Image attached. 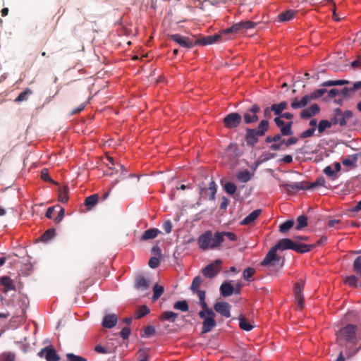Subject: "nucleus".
I'll list each match as a JSON object with an SVG mask.
<instances>
[{
	"label": "nucleus",
	"instance_id": "9b49d317",
	"mask_svg": "<svg viewBox=\"0 0 361 361\" xmlns=\"http://www.w3.org/2000/svg\"><path fill=\"white\" fill-rule=\"evenodd\" d=\"M260 108L257 104L252 105L244 114L243 119L246 124L255 123L258 121L257 114L259 111Z\"/></svg>",
	"mask_w": 361,
	"mask_h": 361
},
{
	"label": "nucleus",
	"instance_id": "4be33fe9",
	"mask_svg": "<svg viewBox=\"0 0 361 361\" xmlns=\"http://www.w3.org/2000/svg\"><path fill=\"white\" fill-rule=\"evenodd\" d=\"M294 245V241L289 238H283L279 240V242L274 245L276 250H293Z\"/></svg>",
	"mask_w": 361,
	"mask_h": 361
},
{
	"label": "nucleus",
	"instance_id": "f257e3e1",
	"mask_svg": "<svg viewBox=\"0 0 361 361\" xmlns=\"http://www.w3.org/2000/svg\"><path fill=\"white\" fill-rule=\"evenodd\" d=\"M337 344L344 349L347 358L356 355L361 349V329L348 324L336 332Z\"/></svg>",
	"mask_w": 361,
	"mask_h": 361
},
{
	"label": "nucleus",
	"instance_id": "7ed1b4c3",
	"mask_svg": "<svg viewBox=\"0 0 361 361\" xmlns=\"http://www.w3.org/2000/svg\"><path fill=\"white\" fill-rule=\"evenodd\" d=\"M198 315L202 319V334L210 332L216 326V314L212 309L202 310L199 312Z\"/></svg>",
	"mask_w": 361,
	"mask_h": 361
},
{
	"label": "nucleus",
	"instance_id": "6e6d98bb",
	"mask_svg": "<svg viewBox=\"0 0 361 361\" xmlns=\"http://www.w3.org/2000/svg\"><path fill=\"white\" fill-rule=\"evenodd\" d=\"M16 355L11 352H5L0 356V361H15Z\"/></svg>",
	"mask_w": 361,
	"mask_h": 361
},
{
	"label": "nucleus",
	"instance_id": "052dcab7",
	"mask_svg": "<svg viewBox=\"0 0 361 361\" xmlns=\"http://www.w3.org/2000/svg\"><path fill=\"white\" fill-rule=\"evenodd\" d=\"M353 270L357 274H361V256L357 257L354 260Z\"/></svg>",
	"mask_w": 361,
	"mask_h": 361
},
{
	"label": "nucleus",
	"instance_id": "f8f14e48",
	"mask_svg": "<svg viewBox=\"0 0 361 361\" xmlns=\"http://www.w3.org/2000/svg\"><path fill=\"white\" fill-rule=\"evenodd\" d=\"M170 39L176 42L178 45L184 48H191L195 45V41H192L189 37L182 36L179 34H174L170 36Z\"/></svg>",
	"mask_w": 361,
	"mask_h": 361
},
{
	"label": "nucleus",
	"instance_id": "680f3d73",
	"mask_svg": "<svg viewBox=\"0 0 361 361\" xmlns=\"http://www.w3.org/2000/svg\"><path fill=\"white\" fill-rule=\"evenodd\" d=\"M66 358L67 361H87L86 358L76 355L73 353H67Z\"/></svg>",
	"mask_w": 361,
	"mask_h": 361
},
{
	"label": "nucleus",
	"instance_id": "5fc2aeb1",
	"mask_svg": "<svg viewBox=\"0 0 361 361\" xmlns=\"http://www.w3.org/2000/svg\"><path fill=\"white\" fill-rule=\"evenodd\" d=\"M332 124L331 121H329L327 120H322L318 125L319 133H323L326 128H330Z\"/></svg>",
	"mask_w": 361,
	"mask_h": 361
},
{
	"label": "nucleus",
	"instance_id": "c85d7f7f",
	"mask_svg": "<svg viewBox=\"0 0 361 361\" xmlns=\"http://www.w3.org/2000/svg\"><path fill=\"white\" fill-rule=\"evenodd\" d=\"M288 107L287 102H281L279 104H272V109L275 115L280 116L282 114V111L286 109Z\"/></svg>",
	"mask_w": 361,
	"mask_h": 361
},
{
	"label": "nucleus",
	"instance_id": "13d9d810",
	"mask_svg": "<svg viewBox=\"0 0 361 361\" xmlns=\"http://www.w3.org/2000/svg\"><path fill=\"white\" fill-rule=\"evenodd\" d=\"M305 106L302 102V99H298V98H293L291 100L290 107L293 109H298L304 108Z\"/></svg>",
	"mask_w": 361,
	"mask_h": 361
},
{
	"label": "nucleus",
	"instance_id": "58836bf2",
	"mask_svg": "<svg viewBox=\"0 0 361 361\" xmlns=\"http://www.w3.org/2000/svg\"><path fill=\"white\" fill-rule=\"evenodd\" d=\"M149 309L146 305L140 306L135 313V318L140 319L149 312Z\"/></svg>",
	"mask_w": 361,
	"mask_h": 361
},
{
	"label": "nucleus",
	"instance_id": "49530a36",
	"mask_svg": "<svg viewBox=\"0 0 361 361\" xmlns=\"http://www.w3.org/2000/svg\"><path fill=\"white\" fill-rule=\"evenodd\" d=\"M32 92L30 89L27 88L19 94L18 97L15 99L17 102H21L27 99L28 96L32 94Z\"/></svg>",
	"mask_w": 361,
	"mask_h": 361
},
{
	"label": "nucleus",
	"instance_id": "423d86ee",
	"mask_svg": "<svg viewBox=\"0 0 361 361\" xmlns=\"http://www.w3.org/2000/svg\"><path fill=\"white\" fill-rule=\"evenodd\" d=\"M353 116V114L350 111L347 110L343 111L341 109H336L334 111V116L331 118V122L334 125L338 124L341 126L346 125L347 121Z\"/></svg>",
	"mask_w": 361,
	"mask_h": 361
},
{
	"label": "nucleus",
	"instance_id": "0e129e2a",
	"mask_svg": "<svg viewBox=\"0 0 361 361\" xmlns=\"http://www.w3.org/2000/svg\"><path fill=\"white\" fill-rule=\"evenodd\" d=\"M325 92H326V90L318 89L316 91L311 92L310 95L312 97V99H314L322 97Z\"/></svg>",
	"mask_w": 361,
	"mask_h": 361
},
{
	"label": "nucleus",
	"instance_id": "c9c22d12",
	"mask_svg": "<svg viewBox=\"0 0 361 361\" xmlns=\"http://www.w3.org/2000/svg\"><path fill=\"white\" fill-rule=\"evenodd\" d=\"M99 195L97 194H94L86 197L85 200V204L87 207L91 208L94 206L98 201Z\"/></svg>",
	"mask_w": 361,
	"mask_h": 361
},
{
	"label": "nucleus",
	"instance_id": "f3484780",
	"mask_svg": "<svg viewBox=\"0 0 361 361\" xmlns=\"http://www.w3.org/2000/svg\"><path fill=\"white\" fill-rule=\"evenodd\" d=\"M262 136L255 128L246 130L245 140L250 146H254L258 142L259 137Z\"/></svg>",
	"mask_w": 361,
	"mask_h": 361
},
{
	"label": "nucleus",
	"instance_id": "4d7b16f0",
	"mask_svg": "<svg viewBox=\"0 0 361 361\" xmlns=\"http://www.w3.org/2000/svg\"><path fill=\"white\" fill-rule=\"evenodd\" d=\"M345 283L351 287H356L358 283V278L355 275L347 276L345 279Z\"/></svg>",
	"mask_w": 361,
	"mask_h": 361
},
{
	"label": "nucleus",
	"instance_id": "4c0bfd02",
	"mask_svg": "<svg viewBox=\"0 0 361 361\" xmlns=\"http://www.w3.org/2000/svg\"><path fill=\"white\" fill-rule=\"evenodd\" d=\"M68 190L67 187H62L59 189V200L61 202L65 203L68 201Z\"/></svg>",
	"mask_w": 361,
	"mask_h": 361
},
{
	"label": "nucleus",
	"instance_id": "37998d69",
	"mask_svg": "<svg viewBox=\"0 0 361 361\" xmlns=\"http://www.w3.org/2000/svg\"><path fill=\"white\" fill-rule=\"evenodd\" d=\"M238 179L242 183H247L250 180L251 175L249 171L245 170L240 171L237 175Z\"/></svg>",
	"mask_w": 361,
	"mask_h": 361
},
{
	"label": "nucleus",
	"instance_id": "b1692460",
	"mask_svg": "<svg viewBox=\"0 0 361 361\" xmlns=\"http://www.w3.org/2000/svg\"><path fill=\"white\" fill-rule=\"evenodd\" d=\"M0 284L3 286L2 290L5 293L16 289V286L14 285L13 281L8 276H5L1 277L0 279Z\"/></svg>",
	"mask_w": 361,
	"mask_h": 361
},
{
	"label": "nucleus",
	"instance_id": "ddd939ff",
	"mask_svg": "<svg viewBox=\"0 0 361 361\" xmlns=\"http://www.w3.org/2000/svg\"><path fill=\"white\" fill-rule=\"evenodd\" d=\"M225 35H221V32L220 34L214 35H209L207 37H202L200 39H197L195 41V45H209L218 42L223 36Z\"/></svg>",
	"mask_w": 361,
	"mask_h": 361
},
{
	"label": "nucleus",
	"instance_id": "6e6552de",
	"mask_svg": "<svg viewBox=\"0 0 361 361\" xmlns=\"http://www.w3.org/2000/svg\"><path fill=\"white\" fill-rule=\"evenodd\" d=\"M242 117L238 113H230L223 120L226 128H235L241 123Z\"/></svg>",
	"mask_w": 361,
	"mask_h": 361
},
{
	"label": "nucleus",
	"instance_id": "ea45409f",
	"mask_svg": "<svg viewBox=\"0 0 361 361\" xmlns=\"http://www.w3.org/2000/svg\"><path fill=\"white\" fill-rule=\"evenodd\" d=\"M307 225V218L305 215L299 216L297 219V225L295 229L298 231L301 230Z\"/></svg>",
	"mask_w": 361,
	"mask_h": 361
},
{
	"label": "nucleus",
	"instance_id": "a19ab883",
	"mask_svg": "<svg viewBox=\"0 0 361 361\" xmlns=\"http://www.w3.org/2000/svg\"><path fill=\"white\" fill-rule=\"evenodd\" d=\"M295 12L292 10L286 11V12L281 13L279 16V21L286 22L293 18Z\"/></svg>",
	"mask_w": 361,
	"mask_h": 361
},
{
	"label": "nucleus",
	"instance_id": "3c124183",
	"mask_svg": "<svg viewBox=\"0 0 361 361\" xmlns=\"http://www.w3.org/2000/svg\"><path fill=\"white\" fill-rule=\"evenodd\" d=\"M292 123V122H289L284 126H282V128H281V133L282 135L288 136L292 135L293 134V132L291 128Z\"/></svg>",
	"mask_w": 361,
	"mask_h": 361
},
{
	"label": "nucleus",
	"instance_id": "a211bd4d",
	"mask_svg": "<svg viewBox=\"0 0 361 361\" xmlns=\"http://www.w3.org/2000/svg\"><path fill=\"white\" fill-rule=\"evenodd\" d=\"M319 111V106L317 104H314L303 109L300 112V117L303 119H307L317 114Z\"/></svg>",
	"mask_w": 361,
	"mask_h": 361
},
{
	"label": "nucleus",
	"instance_id": "5701e85b",
	"mask_svg": "<svg viewBox=\"0 0 361 361\" xmlns=\"http://www.w3.org/2000/svg\"><path fill=\"white\" fill-rule=\"evenodd\" d=\"M159 233H161V231L159 229L152 228L146 230L140 237V240L141 241L152 240L155 238Z\"/></svg>",
	"mask_w": 361,
	"mask_h": 361
},
{
	"label": "nucleus",
	"instance_id": "e2e57ef3",
	"mask_svg": "<svg viewBox=\"0 0 361 361\" xmlns=\"http://www.w3.org/2000/svg\"><path fill=\"white\" fill-rule=\"evenodd\" d=\"M327 226L329 228H332L336 226L337 229H341L343 228V226L341 223V221L339 219H331L329 220L327 223Z\"/></svg>",
	"mask_w": 361,
	"mask_h": 361
},
{
	"label": "nucleus",
	"instance_id": "72a5a7b5",
	"mask_svg": "<svg viewBox=\"0 0 361 361\" xmlns=\"http://www.w3.org/2000/svg\"><path fill=\"white\" fill-rule=\"evenodd\" d=\"M221 236L222 243L226 240L236 241L238 240L237 235L233 232L219 231Z\"/></svg>",
	"mask_w": 361,
	"mask_h": 361
},
{
	"label": "nucleus",
	"instance_id": "a18cd8bd",
	"mask_svg": "<svg viewBox=\"0 0 361 361\" xmlns=\"http://www.w3.org/2000/svg\"><path fill=\"white\" fill-rule=\"evenodd\" d=\"M153 291L154 294L152 295V300L156 301L164 293V287L159 286L158 284H155L153 286Z\"/></svg>",
	"mask_w": 361,
	"mask_h": 361
},
{
	"label": "nucleus",
	"instance_id": "f704fd0d",
	"mask_svg": "<svg viewBox=\"0 0 361 361\" xmlns=\"http://www.w3.org/2000/svg\"><path fill=\"white\" fill-rule=\"evenodd\" d=\"M269 127V121L267 120H262L260 121L257 128L255 129L261 135L264 136L265 135L266 132L268 131Z\"/></svg>",
	"mask_w": 361,
	"mask_h": 361
},
{
	"label": "nucleus",
	"instance_id": "1a4fd4ad",
	"mask_svg": "<svg viewBox=\"0 0 361 361\" xmlns=\"http://www.w3.org/2000/svg\"><path fill=\"white\" fill-rule=\"evenodd\" d=\"M279 186L284 188V190L289 194L294 193L300 190H307L306 183L302 181L295 182L292 183H287L281 181L279 184Z\"/></svg>",
	"mask_w": 361,
	"mask_h": 361
},
{
	"label": "nucleus",
	"instance_id": "864d4df0",
	"mask_svg": "<svg viewBox=\"0 0 361 361\" xmlns=\"http://www.w3.org/2000/svg\"><path fill=\"white\" fill-rule=\"evenodd\" d=\"M255 270L254 268L247 267V268L245 269L243 271V279L245 281H251V278L255 274Z\"/></svg>",
	"mask_w": 361,
	"mask_h": 361
},
{
	"label": "nucleus",
	"instance_id": "aec40b11",
	"mask_svg": "<svg viewBox=\"0 0 361 361\" xmlns=\"http://www.w3.org/2000/svg\"><path fill=\"white\" fill-rule=\"evenodd\" d=\"M294 295L296 302L300 309H302L304 303V296L302 294V285L297 283L294 287Z\"/></svg>",
	"mask_w": 361,
	"mask_h": 361
},
{
	"label": "nucleus",
	"instance_id": "dca6fc26",
	"mask_svg": "<svg viewBox=\"0 0 361 361\" xmlns=\"http://www.w3.org/2000/svg\"><path fill=\"white\" fill-rule=\"evenodd\" d=\"M38 355L42 357H44L47 361H59L60 359L56 351L48 347L42 349Z\"/></svg>",
	"mask_w": 361,
	"mask_h": 361
},
{
	"label": "nucleus",
	"instance_id": "cd10ccee",
	"mask_svg": "<svg viewBox=\"0 0 361 361\" xmlns=\"http://www.w3.org/2000/svg\"><path fill=\"white\" fill-rule=\"evenodd\" d=\"M293 250L296 251L299 253H305L310 251L313 247H314V245H307L303 243H298L294 242V245Z\"/></svg>",
	"mask_w": 361,
	"mask_h": 361
},
{
	"label": "nucleus",
	"instance_id": "8fccbe9b",
	"mask_svg": "<svg viewBox=\"0 0 361 361\" xmlns=\"http://www.w3.org/2000/svg\"><path fill=\"white\" fill-rule=\"evenodd\" d=\"M173 307L183 312H186L189 309L188 305L185 300L177 301L174 303Z\"/></svg>",
	"mask_w": 361,
	"mask_h": 361
},
{
	"label": "nucleus",
	"instance_id": "c03bdc74",
	"mask_svg": "<svg viewBox=\"0 0 361 361\" xmlns=\"http://www.w3.org/2000/svg\"><path fill=\"white\" fill-rule=\"evenodd\" d=\"M55 235V229L49 228L40 237L41 240L43 242H47L51 238H53Z\"/></svg>",
	"mask_w": 361,
	"mask_h": 361
},
{
	"label": "nucleus",
	"instance_id": "338daca9",
	"mask_svg": "<svg viewBox=\"0 0 361 361\" xmlns=\"http://www.w3.org/2000/svg\"><path fill=\"white\" fill-rule=\"evenodd\" d=\"M314 131H315V128H309V129L303 131L300 137L302 138H306V137H311L314 134Z\"/></svg>",
	"mask_w": 361,
	"mask_h": 361
},
{
	"label": "nucleus",
	"instance_id": "603ef678",
	"mask_svg": "<svg viewBox=\"0 0 361 361\" xmlns=\"http://www.w3.org/2000/svg\"><path fill=\"white\" fill-rule=\"evenodd\" d=\"M224 190L229 195H234L236 192V185L231 182H227L224 185Z\"/></svg>",
	"mask_w": 361,
	"mask_h": 361
},
{
	"label": "nucleus",
	"instance_id": "69168bd1",
	"mask_svg": "<svg viewBox=\"0 0 361 361\" xmlns=\"http://www.w3.org/2000/svg\"><path fill=\"white\" fill-rule=\"evenodd\" d=\"M148 264H149V267H151L152 269H155L159 266V260L157 257H152L149 260Z\"/></svg>",
	"mask_w": 361,
	"mask_h": 361
},
{
	"label": "nucleus",
	"instance_id": "7c9ffc66",
	"mask_svg": "<svg viewBox=\"0 0 361 361\" xmlns=\"http://www.w3.org/2000/svg\"><path fill=\"white\" fill-rule=\"evenodd\" d=\"M305 183H306V185L307 187V190L314 189L318 186H322V187L327 188V186L326 185V182L324 178H323V177L317 178L316 179V180L312 183H309L308 182H305Z\"/></svg>",
	"mask_w": 361,
	"mask_h": 361
},
{
	"label": "nucleus",
	"instance_id": "bb28decb",
	"mask_svg": "<svg viewBox=\"0 0 361 361\" xmlns=\"http://www.w3.org/2000/svg\"><path fill=\"white\" fill-rule=\"evenodd\" d=\"M261 209H255L252 211L250 214H249L246 217H245L242 221V225H247L253 222L261 214Z\"/></svg>",
	"mask_w": 361,
	"mask_h": 361
},
{
	"label": "nucleus",
	"instance_id": "412c9836",
	"mask_svg": "<svg viewBox=\"0 0 361 361\" xmlns=\"http://www.w3.org/2000/svg\"><path fill=\"white\" fill-rule=\"evenodd\" d=\"M117 316L115 314H106L102 320V326L106 329H111L117 324Z\"/></svg>",
	"mask_w": 361,
	"mask_h": 361
},
{
	"label": "nucleus",
	"instance_id": "79ce46f5",
	"mask_svg": "<svg viewBox=\"0 0 361 361\" xmlns=\"http://www.w3.org/2000/svg\"><path fill=\"white\" fill-rule=\"evenodd\" d=\"M194 293H197L199 300H200V305H201L202 310L208 309L209 307L205 301V291L198 290L195 291Z\"/></svg>",
	"mask_w": 361,
	"mask_h": 361
},
{
	"label": "nucleus",
	"instance_id": "de8ad7c7",
	"mask_svg": "<svg viewBox=\"0 0 361 361\" xmlns=\"http://www.w3.org/2000/svg\"><path fill=\"white\" fill-rule=\"evenodd\" d=\"M294 225L293 220H288L281 224L279 226V231L281 233H286L289 231Z\"/></svg>",
	"mask_w": 361,
	"mask_h": 361
},
{
	"label": "nucleus",
	"instance_id": "20e7f679",
	"mask_svg": "<svg viewBox=\"0 0 361 361\" xmlns=\"http://www.w3.org/2000/svg\"><path fill=\"white\" fill-rule=\"evenodd\" d=\"M256 23L250 21H241L237 23H235L231 27L224 29L221 31V35H235L238 33H242L245 32L249 29H252L255 27Z\"/></svg>",
	"mask_w": 361,
	"mask_h": 361
},
{
	"label": "nucleus",
	"instance_id": "6ab92c4d",
	"mask_svg": "<svg viewBox=\"0 0 361 361\" xmlns=\"http://www.w3.org/2000/svg\"><path fill=\"white\" fill-rule=\"evenodd\" d=\"M341 169V164L339 162H336L332 166H327L324 169V173L329 177L332 179H336L338 177V173L340 171Z\"/></svg>",
	"mask_w": 361,
	"mask_h": 361
},
{
	"label": "nucleus",
	"instance_id": "9d476101",
	"mask_svg": "<svg viewBox=\"0 0 361 361\" xmlns=\"http://www.w3.org/2000/svg\"><path fill=\"white\" fill-rule=\"evenodd\" d=\"M221 263V261L220 259L215 260L214 263L209 264L204 268L202 274L207 278H214L220 271L219 266Z\"/></svg>",
	"mask_w": 361,
	"mask_h": 361
},
{
	"label": "nucleus",
	"instance_id": "4468645a",
	"mask_svg": "<svg viewBox=\"0 0 361 361\" xmlns=\"http://www.w3.org/2000/svg\"><path fill=\"white\" fill-rule=\"evenodd\" d=\"M215 311L225 317L228 318L231 317V306L226 302H218L214 305V307Z\"/></svg>",
	"mask_w": 361,
	"mask_h": 361
},
{
	"label": "nucleus",
	"instance_id": "e433bc0d",
	"mask_svg": "<svg viewBox=\"0 0 361 361\" xmlns=\"http://www.w3.org/2000/svg\"><path fill=\"white\" fill-rule=\"evenodd\" d=\"M349 81L346 80H327L324 82L322 84L323 87H330V86H336V85H343L345 84H348Z\"/></svg>",
	"mask_w": 361,
	"mask_h": 361
},
{
	"label": "nucleus",
	"instance_id": "a878e982",
	"mask_svg": "<svg viewBox=\"0 0 361 361\" xmlns=\"http://www.w3.org/2000/svg\"><path fill=\"white\" fill-rule=\"evenodd\" d=\"M233 291V286L228 282H224L220 286V293L224 297L231 296Z\"/></svg>",
	"mask_w": 361,
	"mask_h": 361
},
{
	"label": "nucleus",
	"instance_id": "774afa93",
	"mask_svg": "<svg viewBox=\"0 0 361 361\" xmlns=\"http://www.w3.org/2000/svg\"><path fill=\"white\" fill-rule=\"evenodd\" d=\"M163 229L166 233H170L172 231V224L170 220L166 221L163 224Z\"/></svg>",
	"mask_w": 361,
	"mask_h": 361
},
{
	"label": "nucleus",
	"instance_id": "c756f323",
	"mask_svg": "<svg viewBox=\"0 0 361 361\" xmlns=\"http://www.w3.org/2000/svg\"><path fill=\"white\" fill-rule=\"evenodd\" d=\"M177 317V313H175L172 311H166L160 315L159 319L162 321H169L171 322H174Z\"/></svg>",
	"mask_w": 361,
	"mask_h": 361
},
{
	"label": "nucleus",
	"instance_id": "bf43d9fd",
	"mask_svg": "<svg viewBox=\"0 0 361 361\" xmlns=\"http://www.w3.org/2000/svg\"><path fill=\"white\" fill-rule=\"evenodd\" d=\"M202 282V279L200 276L195 277L191 284V290L193 292L198 290Z\"/></svg>",
	"mask_w": 361,
	"mask_h": 361
},
{
	"label": "nucleus",
	"instance_id": "2eb2a0df",
	"mask_svg": "<svg viewBox=\"0 0 361 361\" xmlns=\"http://www.w3.org/2000/svg\"><path fill=\"white\" fill-rule=\"evenodd\" d=\"M200 194L202 195L208 196V198L211 200H213L215 199V195H216V190H217V186H216V184L215 183V182L212 179H211V180L209 183L208 188H202L201 186L200 187Z\"/></svg>",
	"mask_w": 361,
	"mask_h": 361
},
{
	"label": "nucleus",
	"instance_id": "2f4dec72",
	"mask_svg": "<svg viewBox=\"0 0 361 361\" xmlns=\"http://www.w3.org/2000/svg\"><path fill=\"white\" fill-rule=\"evenodd\" d=\"M238 320L239 326L242 330L250 331L254 328V326L249 323L243 316H239Z\"/></svg>",
	"mask_w": 361,
	"mask_h": 361
},
{
	"label": "nucleus",
	"instance_id": "f03ea898",
	"mask_svg": "<svg viewBox=\"0 0 361 361\" xmlns=\"http://www.w3.org/2000/svg\"><path fill=\"white\" fill-rule=\"evenodd\" d=\"M219 231L212 233L211 231H207L201 234L197 238V245L201 250H215L221 244L222 240Z\"/></svg>",
	"mask_w": 361,
	"mask_h": 361
},
{
	"label": "nucleus",
	"instance_id": "393cba45",
	"mask_svg": "<svg viewBox=\"0 0 361 361\" xmlns=\"http://www.w3.org/2000/svg\"><path fill=\"white\" fill-rule=\"evenodd\" d=\"M149 280L142 276L136 278L135 286L138 290H146L149 286Z\"/></svg>",
	"mask_w": 361,
	"mask_h": 361
},
{
	"label": "nucleus",
	"instance_id": "473e14b6",
	"mask_svg": "<svg viewBox=\"0 0 361 361\" xmlns=\"http://www.w3.org/2000/svg\"><path fill=\"white\" fill-rule=\"evenodd\" d=\"M355 91V89H354V85L352 87H345L342 90H339V96L342 97L345 99H348L352 97Z\"/></svg>",
	"mask_w": 361,
	"mask_h": 361
},
{
	"label": "nucleus",
	"instance_id": "0eeeda50",
	"mask_svg": "<svg viewBox=\"0 0 361 361\" xmlns=\"http://www.w3.org/2000/svg\"><path fill=\"white\" fill-rule=\"evenodd\" d=\"M276 247L274 246L271 247L261 262V265L264 267L279 265V268H281L283 265V262H281V259L276 255Z\"/></svg>",
	"mask_w": 361,
	"mask_h": 361
},
{
	"label": "nucleus",
	"instance_id": "09e8293b",
	"mask_svg": "<svg viewBox=\"0 0 361 361\" xmlns=\"http://www.w3.org/2000/svg\"><path fill=\"white\" fill-rule=\"evenodd\" d=\"M357 162L356 154H354L351 155L350 157L344 159L342 161V164L344 166H355V164Z\"/></svg>",
	"mask_w": 361,
	"mask_h": 361
},
{
	"label": "nucleus",
	"instance_id": "39448f33",
	"mask_svg": "<svg viewBox=\"0 0 361 361\" xmlns=\"http://www.w3.org/2000/svg\"><path fill=\"white\" fill-rule=\"evenodd\" d=\"M108 160L109 161V164H108L107 166L110 170H112V171L110 173H106V175L113 176L114 173H119L118 178L113 183V185H115L119 181L127 177V171L123 166L120 164H117L116 166V163L112 157H109Z\"/></svg>",
	"mask_w": 361,
	"mask_h": 361
}]
</instances>
